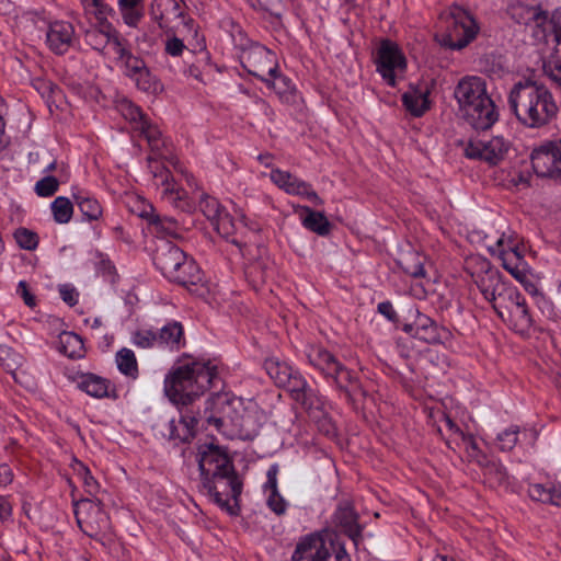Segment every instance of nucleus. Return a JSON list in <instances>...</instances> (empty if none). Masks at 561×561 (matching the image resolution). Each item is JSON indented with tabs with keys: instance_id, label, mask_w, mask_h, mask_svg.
<instances>
[{
	"instance_id": "12",
	"label": "nucleus",
	"mask_w": 561,
	"mask_h": 561,
	"mask_svg": "<svg viewBox=\"0 0 561 561\" xmlns=\"http://www.w3.org/2000/svg\"><path fill=\"white\" fill-rule=\"evenodd\" d=\"M446 32L443 44L454 50L467 47L476 39L480 25L472 14L460 5L453 4L444 13Z\"/></svg>"
},
{
	"instance_id": "20",
	"label": "nucleus",
	"mask_w": 561,
	"mask_h": 561,
	"mask_svg": "<svg viewBox=\"0 0 561 561\" xmlns=\"http://www.w3.org/2000/svg\"><path fill=\"white\" fill-rule=\"evenodd\" d=\"M508 149L510 142L501 136L473 138L465 147V157L494 167L504 160Z\"/></svg>"
},
{
	"instance_id": "9",
	"label": "nucleus",
	"mask_w": 561,
	"mask_h": 561,
	"mask_svg": "<svg viewBox=\"0 0 561 561\" xmlns=\"http://www.w3.org/2000/svg\"><path fill=\"white\" fill-rule=\"evenodd\" d=\"M116 62L123 75L141 92L151 95L162 93L164 90L163 83L147 66L146 61L141 57L136 56L127 45L116 43Z\"/></svg>"
},
{
	"instance_id": "28",
	"label": "nucleus",
	"mask_w": 561,
	"mask_h": 561,
	"mask_svg": "<svg viewBox=\"0 0 561 561\" xmlns=\"http://www.w3.org/2000/svg\"><path fill=\"white\" fill-rule=\"evenodd\" d=\"M537 438L538 432L536 428L526 426L522 428L518 425L512 424L496 434L493 444L497 450L508 453L516 446L533 447Z\"/></svg>"
},
{
	"instance_id": "47",
	"label": "nucleus",
	"mask_w": 561,
	"mask_h": 561,
	"mask_svg": "<svg viewBox=\"0 0 561 561\" xmlns=\"http://www.w3.org/2000/svg\"><path fill=\"white\" fill-rule=\"evenodd\" d=\"M73 470L77 474V477L80 479V481L83 484L84 492L92 496V500L98 499L96 494L100 490V484L96 481V479L92 476L90 469L81 461L76 460V463L73 466Z\"/></svg>"
},
{
	"instance_id": "8",
	"label": "nucleus",
	"mask_w": 561,
	"mask_h": 561,
	"mask_svg": "<svg viewBox=\"0 0 561 561\" xmlns=\"http://www.w3.org/2000/svg\"><path fill=\"white\" fill-rule=\"evenodd\" d=\"M308 364L316 369L340 398L353 403L355 396L362 392L358 375L342 364L332 353L322 346H309L306 351Z\"/></svg>"
},
{
	"instance_id": "16",
	"label": "nucleus",
	"mask_w": 561,
	"mask_h": 561,
	"mask_svg": "<svg viewBox=\"0 0 561 561\" xmlns=\"http://www.w3.org/2000/svg\"><path fill=\"white\" fill-rule=\"evenodd\" d=\"M496 316L510 330L523 337H529L537 329L535 317L519 289Z\"/></svg>"
},
{
	"instance_id": "11",
	"label": "nucleus",
	"mask_w": 561,
	"mask_h": 561,
	"mask_svg": "<svg viewBox=\"0 0 561 561\" xmlns=\"http://www.w3.org/2000/svg\"><path fill=\"white\" fill-rule=\"evenodd\" d=\"M488 249L491 255L500 259L512 277L520 284L527 282L529 265L525 260V247L515 232H503Z\"/></svg>"
},
{
	"instance_id": "56",
	"label": "nucleus",
	"mask_w": 561,
	"mask_h": 561,
	"mask_svg": "<svg viewBox=\"0 0 561 561\" xmlns=\"http://www.w3.org/2000/svg\"><path fill=\"white\" fill-rule=\"evenodd\" d=\"M377 312L381 314L388 322L393 324L396 328L401 325L400 316L396 311L390 300L381 301L377 305Z\"/></svg>"
},
{
	"instance_id": "15",
	"label": "nucleus",
	"mask_w": 561,
	"mask_h": 561,
	"mask_svg": "<svg viewBox=\"0 0 561 561\" xmlns=\"http://www.w3.org/2000/svg\"><path fill=\"white\" fill-rule=\"evenodd\" d=\"M374 64L376 71L380 75L387 85L396 88L398 78L403 76L408 68L407 57L401 47L389 38L380 41Z\"/></svg>"
},
{
	"instance_id": "2",
	"label": "nucleus",
	"mask_w": 561,
	"mask_h": 561,
	"mask_svg": "<svg viewBox=\"0 0 561 561\" xmlns=\"http://www.w3.org/2000/svg\"><path fill=\"white\" fill-rule=\"evenodd\" d=\"M198 470L201 492L230 516H238L243 482L227 453L213 444L202 446Z\"/></svg>"
},
{
	"instance_id": "62",
	"label": "nucleus",
	"mask_w": 561,
	"mask_h": 561,
	"mask_svg": "<svg viewBox=\"0 0 561 561\" xmlns=\"http://www.w3.org/2000/svg\"><path fill=\"white\" fill-rule=\"evenodd\" d=\"M14 473L11 467L7 463H0V488H5L13 482Z\"/></svg>"
},
{
	"instance_id": "53",
	"label": "nucleus",
	"mask_w": 561,
	"mask_h": 561,
	"mask_svg": "<svg viewBox=\"0 0 561 561\" xmlns=\"http://www.w3.org/2000/svg\"><path fill=\"white\" fill-rule=\"evenodd\" d=\"M14 238L19 247L24 250L32 251L38 245V236L26 228H19L14 232Z\"/></svg>"
},
{
	"instance_id": "59",
	"label": "nucleus",
	"mask_w": 561,
	"mask_h": 561,
	"mask_svg": "<svg viewBox=\"0 0 561 561\" xmlns=\"http://www.w3.org/2000/svg\"><path fill=\"white\" fill-rule=\"evenodd\" d=\"M313 420L316 421L320 433L328 437H334L336 435V426L329 412L324 413V415H319Z\"/></svg>"
},
{
	"instance_id": "41",
	"label": "nucleus",
	"mask_w": 561,
	"mask_h": 561,
	"mask_svg": "<svg viewBox=\"0 0 561 561\" xmlns=\"http://www.w3.org/2000/svg\"><path fill=\"white\" fill-rule=\"evenodd\" d=\"M58 351L71 359L81 358L85 353L81 336L69 331H64L59 334Z\"/></svg>"
},
{
	"instance_id": "18",
	"label": "nucleus",
	"mask_w": 561,
	"mask_h": 561,
	"mask_svg": "<svg viewBox=\"0 0 561 561\" xmlns=\"http://www.w3.org/2000/svg\"><path fill=\"white\" fill-rule=\"evenodd\" d=\"M32 20L37 25L39 22L46 27V45L56 55L66 54L76 42V32L72 23L64 20L50 21L47 19L45 11L30 12Z\"/></svg>"
},
{
	"instance_id": "34",
	"label": "nucleus",
	"mask_w": 561,
	"mask_h": 561,
	"mask_svg": "<svg viewBox=\"0 0 561 561\" xmlns=\"http://www.w3.org/2000/svg\"><path fill=\"white\" fill-rule=\"evenodd\" d=\"M71 196L80 209L84 220L96 221L102 217L103 208L101 203L91 192L75 186L71 190Z\"/></svg>"
},
{
	"instance_id": "37",
	"label": "nucleus",
	"mask_w": 561,
	"mask_h": 561,
	"mask_svg": "<svg viewBox=\"0 0 561 561\" xmlns=\"http://www.w3.org/2000/svg\"><path fill=\"white\" fill-rule=\"evenodd\" d=\"M184 0H152L151 15L160 25H167L183 15L182 3Z\"/></svg>"
},
{
	"instance_id": "23",
	"label": "nucleus",
	"mask_w": 561,
	"mask_h": 561,
	"mask_svg": "<svg viewBox=\"0 0 561 561\" xmlns=\"http://www.w3.org/2000/svg\"><path fill=\"white\" fill-rule=\"evenodd\" d=\"M531 165L540 178H561V138L535 149Z\"/></svg>"
},
{
	"instance_id": "43",
	"label": "nucleus",
	"mask_w": 561,
	"mask_h": 561,
	"mask_svg": "<svg viewBox=\"0 0 561 561\" xmlns=\"http://www.w3.org/2000/svg\"><path fill=\"white\" fill-rule=\"evenodd\" d=\"M446 425L450 432L448 444L455 443L458 447H463L467 457L471 454L470 443H472L474 447H479L476 437L472 434L465 432L451 419H446Z\"/></svg>"
},
{
	"instance_id": "42",
	"label": "nucleus",
	"mask_w": 561,
	"mask_h": 561,
	"mask_svg": "<svg viewBox=\"0 0 561 561\" xmlns=\"http://www.w3.org/2000/svg\"><path fill=\"white\" fill-rule=\"evenodd\" d=\"M124 23L136 27L145 15L144 0H117Z\"/></svg>"
},
{
	"instance_id": "60",
	"label": "nucleus",
	"mask_w": 561,
	"mask_h": 561,
	"mask_svg": "<svg viewBox=\"0 0 561 561\" xmlns=\"http://www.w3.org/2000/svg\"><path fill=\"white\" fill-rule=\"evenodd\" d=\"M60 298L70 307L79 301V293L72 284H62L58 287Z\"/></svg>"
},
{
	"instance_id": "10",
	"label": "nucleus",
	"mask_w": 561,
	"mask_h": 561,
	"mask_svg": "<svg viewBox=\"0 0 561 561\" xmlns=\"http://www.w3.org/2000/svg\"><path fill=\"white\" fill-rule=\"evenodd\" d=\"M291 561H351V558L336 538L312 534L297 543Z\"/></svg>"
},
{
	"instance_id": "40",
	"label": "nucleus",
	"mask_w": 561,
	"mask_h": 561,
	"mask_svg": "<svg viewBox=\"0 0 561 561\" xmlns=\"http://www.w3.org/2000/svg\"><path fill=\"white\" fill-rule=\"evenodd\" d=\"M263 367L268 377L279 388L285 383V381L289 380V376L294 374L295 369V367H293L288 362L282 360L276 356L266 358Z\"/></svg>"
},
{
	"instance_id": "48",
	"label": "nucleus",
	"mask_w": 561,
	"mask_h": 561,
	"mask_svg": "<svg viewBox=\"0 0 561 561\" xmlns=\"http://www.w3.org/2000/svg\"><path fill=\"white\" fill-rule=\"evenodd\" d=\"M54 220L58 224H68L73 214L71 201L64 196H58L50 205Z\"/></svg>"
},
{
	"instance_id": "7",
	"label": "nucleus",
	"mask_w": 561,
	"mask_h": 561,
	"mask_svg": "<svg viewBox=\"0 0 561 561\" xmlns=\"http://www.w3.org/2000/svg\"><path fill=\"white\" fill-rule=\"evenodd\" d=\"M465 270L496 314L518 290L482 255L468 256L465 261Z\"/></svg>"
},
{
	"instance_id": "22",
	"label": "nucleus",
	"mask_w": 561,
	"mask_h": 561,
	"mask_svg": "<svg viewBox=\"0 0 561 561\" xmlns=\"http://www.w3.org/2000/svg\"><path fill=\"white\" fill-rule=\"evenodd\" d=\"M270 180L274 185L288 195L305 198L314 206H322L324 203L319 194L313 190L311 183L296 176L289 171L273 168L270 172Z\"/></svg>"
},
{
	"instance_id": "3",
	"label": "nucleus",
	"mask_w": 561,
	"mask_h": 561,
	"mask_svg": "<svg viewBox=\"0 0 561 561\" xmlns=\"http://www.w3.org/2000/svg\"><path fill=\"white\" fill-rule=\"evenodd\" d=\"M224 382L218 367L209 360L179 362L163 380L165 397L176 407L188 408L209 389H220Z\"/></svg>"
},
{
	"instance_id": "49",
	"label": "nucleus",
	"mask_w": 561,
	"mask_h": 561,
	"mask_svg": "<svg viewBox=\"0 0 561 561\" xmlns=\"http://www.w3.org/2000/svg\"><path fill=\"white\" fill-rule=\"evenodd\" d=\"M192 51L185 45L184 41L174 34H165L163 39V54L173 59L183 58L184 54Z\"/></svg>"
},
{
	"instance_id": "64",
	"label": "nucleus",
	"mask_w": 561,
	"mask_h": 561,
	"mask_svg": "<svg viewBox=\"0 0 561 561\" xmlns=\"http://www.w3.org/2000/svg\"><path fill=\"white\" fill-rule=\"evenodd\" d=\"M12 515V507L9 503V501L0 495V519L1 520H7L11 517Z\"/></svg>"
},
{
	"instance_id": "44",
	"label": "nucleus",
	"mask_w": 561,
	"mask_h": 561,
	"mask_svg": "<svg viewBox=\"0 0 561 561\" xmlns=\"http://www.w3.org/2000/svg\"><path fill=\"white\" fill-rule=\"evenodd\" d=\"M280 388H285L289 392L291 399L297 403L302 400L311 389L306 378L296 368L294 369V374L289 376V380L285 381Z\"/></svg>"
},
{
	"instance_id": "61",
	"label": "nucleus",
	"mask_w": 561,
	"mask_h": 561,
	"mask_svg": "<svg viewBox=\"0 0 561 561\" xmlns=\"http://www.w3.org/2000/svg\"><path fill=\"white\" fill-rule=\"evenodd\" d=\"M536 304L541 313L548 319L556 317V308L553 302L547 298L543 294H538L536 297Z\"/></svg>"
},
{
	"instance_id": "6",
	"label": "nucleus",
	"mask_w": 561,
	"mask_h": 561,
	"mask_svg": "<svg viewBox=\"0 0 561 561\" xmlns=\"http://www.w3.org/2000/svg\"><path fill=\"white\" fill-rule=\"evenodd\" d=\"M459 112L476 130H488L499 121V110L488 93L486 80L480 76H465L454 89Z\"/></svg>"
},
{
	"instance_id": "63",
	"label": "nucleus",
	"mask_w": 561,
	"mask_h": 561,
	"mask_svg": "<svg viewBox=\"0 0 561 561\" xmlns=\"http://www.w3.org/2000/svg\"><path fill=\"white\" fill-rule=\"evenodd\" d=\"M18 293L22 296L25 305L32 307L35 305L34 296L28 291L27 284L21 280L18 285Z\"/></svg>"
},
{
	"instance_id": "30",
	"label": "nucleus",
	"mask_w": 561,
	"mask_h": 561,
	"mask_svg": "<svg viewBox=\"0 0 561 561\" xmlns=\"http://www.w3.org/2000/svg\"><path fill=\"white\" fill-rule=\"evenodd\" d=\"M158 348L169 352H179L186 345L184 327L180 321L168 320L156 330Z\"/></svg>"
},
{
	"instance_id": "36",
	"label": "nucleus",
	"mask_w": 561,
	"mask_h": 561,
	"mask_svg": "<svg viewBox=\"0 0 561 561\" xmlns=\"http://www.w3.org/2000/svg\"><path fill=\"white\" fill-rule=\"evenodd\" d=\"M211 226L218 234L239 248L242 255H244L243 247L245 245V242L237 236L239 228L242 226L240 221H236L225 209L220 216L211 222Z\"/></svg>"
},
{
	"instance_id": "45",
	"label": "nucleus",
	"mask_w": 561,
	"mask_h": 561,
	"mask_svg": "<svg viewBox=\"0 0 561 561\" xmlns=\"http://www.w3.org/2000/svg\"><path fill=\"white\" fill-rule=\"evenodd\" d=\"M116 364L118 370L131 378L138 376V363L135 353L129 348H122L116 353Z\"/></svg>"
},
{
	"instance_id": "32",
	"label": "nucleus",
	"mask_w": 561,
	"mask_h": 561,
	"mask_svg": "<svg viewBox=\"0 0 561 561\" xmlns=\"http://www.w3.org/2000/svg\"><path fill=\"white\" fill-rule=\"evenodd\" d=\"M184 250L168 240H161L157 245L153 264L156 268L169 280L170 274L174 270L178 260L184 257Z\"/></svg>"
},
{
	"instance_id": "5",
	"label": "nucleus",
	"mask_w": 561,
	"mask_h": 561,
	"mask_svg": "<svg viewBox=\"0 0 561 561\" xmlns=\"http://www.w3.org/2000/svg\"><path fill=\"white\" fill-rule=\"evenodd\" d=\"M236 404L240 407V400L231 398L229 393H213L205 403V423L230 437L252 440L259 434L261 425L251 412L240 413Z\"/></svg>"
},
{
	"instance_id": "33",
	"label": "nucleus",
	"mask_w": 561,
	"mask_h": 561,
	"mask_svg": "<svg viewBox=\"0 0 561 561\" xmlns=\"http://www.w3.org/2000/svg\"><path fill=\"white\" fill-rule=\"evenodd\" d=\"M267 89L273 90L284 103H290L297 93L294 81L279 70V65L268 69V77L262 78Z\"/></svg>"
},
{
	"instance_id": "24",
	"label": "nucleus",
	"mask_w": 561,
	"mask_h": 561,
	"mask_svg": "<svg viewBox=\"0 0 561 561\" xmlns=\"http://www.w3.org/2000/svg\"><path fill=\"white\" fill-rule=\"evenodd\" d=\"M242 68L262 82L268 69L278 66L276 54L267 47L252 43L241 56Z\"/></svg>"
},
{
	"instance_id": "1",
	"label": "nucleus",
	"mask_w": 561,
	"mask_h": 561,
	"mask_svg": "<svg viewBox=\"0 0 561 561\" xmlns=\"http://www.w3.org/2000/svg\"><path fill=\"white\" fill-rule=\"evenodd\" d=\"M116 108L130 127L148 142L150 148V154L147 158L148 169L154 178L160 198L184 213H193L198 208L210 224L218 218L226 208L216 197L199 191L194 176L186 179L187 185L192 188V195H190L175 182L171 171L161 162V160L170 162L173 160V145L163 136L158 125L151 122L140 106L128 99L119 100Z\"/></svg>"
},
{
	"instance_id": "55",
	"label": "nucleus",
	"mask_w": 561,
	"mask_h": 561,
	"mask_svg": "<svg viewBox=\"0 0 561 561\" xmlns=\"http://www.w3.org/2000/svg\"><path fill=\"white\" fill-rule=\"evenodd\" d=\"M59 187V182L55 176L47 175L36 182L34 191L41 197L53 196Z\"/></svg>"
},
{
	"instance_id": "27",
	"label": "nucleus",
	"mask_w": 561,
	"mask_h": 561,
	"mask_svg": "<svg viewBox=\"0 0 561 561\" xmlns=\"http://www.w3.org/2000/svg\"><path fill=\"white\" fill-rule=\"evenodd\" d=\"M169 280L186 287L192 293L203 294L201 289L204 287V273L195 259L186 252L182 260L175 262Z\"/></svg>"
},
{
	"instance_id": "19",
	"label": "nucleus",
	"mask_w": 561,
	"mask_h": 561,
	"mask_svg": "<svg viewBox=\"0 0 561 561\" xmlns=\"http://www.w3.org/2000/svg\"><path fill=\"white\" fill-rule=\"evenodd\" d=\"M407 313V319L412 321L402 324L401 329L404 333L428 344L443 343L450 337L448 329L438 325L428 316L422 313L415 304L410 305Z\"/></svg>"
},
{
	"instance_id": "21",
	"label": "nucleus",
	"mask_w": 561,
	"mask_h": 561,
	"mask_svg": "<svg viewBox=\"0 0 561 561\" xmlns=\"http://www.w3.org/2000/svg\"><path fill=\"white\" fill-rule=\"evenodd\" d=\"M135 213L147 222L149 231L158 237L162 239L180 237V222L173 217L159 214L150 202L144 198L138 199L135 205Z\"/></svg>"
},
{
	"instance_id": "50",
	"label": "nucleus",
	"mask_w": 561,
	"mask_h": 561,
	"mask_svg": "<svg viewBox=\"0 0 561 561\" xmlns=\"http://www.w3.org/2000/svg\"><path fill=\"white\" fill-rule=\"evenodd\" d=\"M400 265L405 274L414 278L425 277L426 272L424 268V261L419 253H410L408 256L402 259Z\"/></svg>"
},
{
	"instance_id": "38",
	"label": "nucleus",
	"mask_w": 561,
	"mask_h": 561,
	"mask_svg": "<svg viewBox=\"0 0 561 561\" xmlns=\"http://www.w3.org/2000/svg\"><path fill=\"white\" fill-rule=\"evenodd\" d=\"M78 388L96 399L110 398V382L94 374H83L77 381Z\"/></svg>"
},
{
	"instance_id": "25",
	"label": "nucleus",
	"mask_w": 561,
	"mask_h": 561,
	"mask_svg": "<svg viewBox=\"0 0 561 561\" xmlns=\"http://www.w3.org/2000/svg\"><path fill=\"white\" fill-rule=\"evenodd\" d=\"M471 454L468 456L469 460L477 463L482 471L484 483L491 488L496 489L508 484V473L505 466L501 460L489 457L480 447H474L472 444Z\"/></svg>"
},
{
	"instance_id": "14",
	"label": "nucleus",
	"mask_w": 561,
	"mask_h": 561,
	"mask_svg": "<svg viewBox=\"0 0 561 561\" xmlns=\"http://www.w3.org/2000/svg\"><path fill=\"white\" fill-rule=\"evenodd\" d=\"M179 419L162 420L154 426L156 435L174 446L191 443L196 436L201 422H205L204 411L194 412L191 408L179 410Z\"/></svg>"
},
{
	"instance_id": "4",
	"label": "nucleus",
	"mask_w": 561,
	"mask_h": 561,
	"mask_svg": "<svg viewBox=\"0 0 561 561\" xmlns=\"http://www.w3.org/2000/svg\"><path fill=\"white\" fill-rule=\"evenodd\" d=\"M510 110L517 121L528 128L548 125L558 113V106L550 90L531 78L516 81L507 96Z\"/></svg>"
},
{
	"instance_id": "26",
	"label": "nucleus",
	"mask_w": 561,
	"mask_h": 561,
	"mask_svg": "<svg viewBox=\"0 0 561 561\" xmlns=\"http://www.w3.org/2000/svg\"><path fill=\"white\" fill-rule=\"evenodd\" d=\"M359 515L350 501H341L334 513V525L346 535L352 541L354 547L358 550L364 540V527L358 522Z\"/></svg>"
},
{
	"instance_id": "17",
	"label": "nucleus",
	"mask_w": 561,
	"mask_h": 561,
	"mask_svg": "<svg viewBox=\"0 0 561 561\" xmlns=\"http://www.w3.org/2000/svg\"><path fill=\"white\" fill-rule=\"evenodd\" d=\"M512 16L519 24L533 25L538 39L548 41L551 36L556 42V54L561 53V25L553 24L547 11L540 7L517 5L512 8Z\"/></svg>"
},
{
	"instance_id": "51",
	"label": "nucleus",
	"mask_w": 561,
	"mask_h": 561,
	"mask_svg": "<svg viewBox=\"0 0 561 561\" xmlns=\"http://www.w3.org/2000/svg\"><path fill=\"white\" fill-rule=\"evenodd\" d=\"M84 11L95 16L98 22L107 21V16L113 14V9L103 0H80Z\"/></svg>"
},
{
	"instance_id": "39",
	"label": "nucleus",
	"mask_w": 561,
	"mask_h": 561,
	"mask_svg": "<svg viewBox=\"0 0 561 561\" xmlns=\"http://www.w3.org/2000/svg\"><path fill=\"white\" fill-rule=\"evenodd\" d=\"M298 404L307 411L308 415L312 420L319 415H324V413L330 412L332 409L331 401L313 388L307 392L305 398L300 400Z\"/></svg>"
},
{
	"instance_id": "57",
	"label": "nucleus",
	"mask_w": 561,
	"mask_h": 561,
	"mask_svg": "<svg viewBox=\"0 0 561 561\" xmlns=\"http://www.w3.org/2000/svg\"><path fill=\"white\" fill-rule=\"evenodd\" d=\"M278 473H279L278 463H273L268 467V469L266 471V481L264 482V484L262 486L264 494L279 491L278 478H277Z\"/></svg>"
},
{
	"instance_id": "29",
	"label": "nucleus",
	"mask_w": 561,
	"mask_h": 561,
	"mask_svg": "<svg viewBox=\"0 0 561 561\" xmlns=\"http://www.w3.org/2000/svg\"><path fill=\"white\" fill-rule=\"evenodd\" d=\"M431 92L432 87L427 83L410 84L401 96L407 112L413 117H422L431 108Z\"/></svg>"
},
{
	"instance_id": "58",
	"label": "nucleus",
	"mask_w": 561,
	"mask_h": 561,
	"mask_svg": "<svg viewBox=\"0 0 561 561\" xmlns=\"http://www.w3.org/2000/svg\"><path fill=\"white\" fill-rule=\"evenodd\" d=\"M543 69L549 78L561 87V58L558 54L545 64Z\"/></svg>"
},
{
	"instance_id": "46",
	"label": "nucleus",
	"mask_w": 561,
	"mask_h": 561,
	"mask_svg": "<svg viewBox=\"0 0 561 561\" xmlns=\"http://www.w3.org/2000/svg\"><path fill=\"white\" fill-rule=\"evenodd\" d=\"M558 485L541 483L529 484L528 495L533 501L557 505Z\"/></svg>"
},
{
	"instance_id": "13",
	"label": "nucleus",
	"mask_w": 561,
	"mask_h": 561,
	"mask_svg": "<svg viewBox=\"0 0 561 561\" xmlns=\"http://www.w3.org/2000/svg\"><path fill=\"white\" fill-rule=\"evenodd\" d=\"M73 514L80 530L88 537L104 543L111 530V519L100 499H80L72 501Z\"/></svg>"
},
{
	"instance_id": "54",
	"label": "nucleus",
	"mask_w": 561,
	"mask_h": 561,
	"mask_svg": "<svg viewBox=\"0 0 561 561\" xmlns=\"http://www.w3.org/2000/svg\"><path fill=\"white\" fill-rule=\"evenodd\" d=\"M266 495V505L267 507L277 516H283L286 514L289 502L280 494L279 491L267 493Z\"/></svg>"
},
{
	"instance_id": "52",
	"label": "nucleus",
	"mask_w": 561,
	"mask_h": 561,
	"mask_svg": "<svg viewBox=\"0 0 561 561\" xmlns=\"http://www.w3.org/2000/svg\"><path fill=\"white\" fill-rule=\"evenodd\" d=\"M131 343L140 348H158L156 330H137L131 336Z\"/></svg>"
},
{
	"instance_id": "31",
	"label": "nucleus",
	"mask_w": 561,
	"mask_h": 561,
	"mask_svg": "<svg viewBox=\"0 0 561 561\" xmlns=\"http://www.w3.org/2000/svg\"><path fill=\"white\" fill-rule=\"evenodd\" d=\"M99 30L89 31L85 33V42L95 50H102L106 45H111L117 57L116 43L127 45L126 41L122 38L121 34L116 31L113 24L108 21L98 22Z\"/></svg>"
},
{
	"instance_id": "35",
	"label": "nucleus",
	"mask_w": 561,
	"mask_h": 561,
	"mask_svg": "<svg viewBox=\"0 0 561 561\" xmlns=\"http://www.w3.org/2000/svg\"><path fill=\"white\" fill-rule=\"evenodd\" d=\"M293 208L296 214L305 213L300 218L304 228L321 237L330 233L331 224L322 211L313 210L306 205H294Z\"/></svg>"
}]
</instances>
